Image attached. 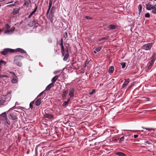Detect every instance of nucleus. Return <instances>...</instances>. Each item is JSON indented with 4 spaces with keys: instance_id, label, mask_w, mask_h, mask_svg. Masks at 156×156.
<instances>
[{
    "instance_id": "nucleus-20",
    "label": "nucleus",
    "mask_w": 156,
    "mask_h": 156,
    "mask_svg": "<svg viewBox=\"0 0 156 156\" xmlns=\"http://www.w3.org/2000/svg\"><path fill=\"white\" fill-rule=\"evenodd\" d=\"M115 154L119 156H126V155L125 154L120 152H116Z\"/></svg>"
},
{
    "instance_id": "nucleus-61",
    "label": "nucleus",
    "mask_w": 156,
    "mask_h": 156,
    "mask_svg": "<svg viewBox=\"0 0 156 156\" xmlns=\"http://www.w3.org/2000/svg\"><path fill=\"white\" fill-rule=\"evenodd\" d=\"M71 64H72V66H73V64H74V63L73 62V63H71Z\"/></svg>"
},
{
    "instance_id": "nucleus-42",
    "label": "nucleus",
    "mask_w": 156,
    "mask_h": 156,
    "mask_svg": "<svg viewBox=\"0 0 156 156\" xmlns=\"http://www.w3.org/2000/svg\"><path fill=\"white\" fill-rule=\"evenodd\" d=\"M64 37L66 38L68 37V34L67 32H65L64 35Z\"/></svg>"
},
{
    "instance_id": "nucleus-62",
    "label": "nucleus",
    "mask_w": 156,
    "mask_h": 156,
    "mask_svg": "<svg viewBox=\"0 0 156 156\" xmlns=\"http://www.w3.org/2000/svg\"><path fill=\"white\" fill-rule=\"evenodd\" d=\"M154 6H155V8H156V3L155 4Z\"/></svg>"
},
{
    "instance_id": "nucleus-49",
    "label": "nucleus",
    "mask_w": 156,
    "mask_h": 156,
    "mask_svg": "<svg viewBox=\"0 0 156 156\" xmlns=\"http://www.w3.org/2000/svg\"><path fill=\"white\" fill-rule=\"evenodd\" d=\"M145 143H146V144H151V142L149 141L148 140H147L146 141H145Z\"/></svg>"
},
{
    "instance_id": "nucleus-35",
    "label": "nucleus",
    "mask_w": 156,
    "mask_h": 156,
    "mask_svg": "<svg viewBox=\"0 0 156 156\" xmlns=\"http://www.w3.org/2000/svg\"><path fill=\"white\" fill-rule=\"evenodd\" d=\"M124 131H129L132 132L136 133L137 132L139 131V130H125Z\"/></svg>"
},
{
    "instance_id": "nucleus-48",
    "label": "nucleus",
    "mask_w": 156,
    "mask_h": 156,
    "mask_svg": "<svg viewBox=\"0 0 156 156\" xmlns=\"http://www.w3.org/2000/svg\"><path fill=\"white\" fill-rule=\"evenodd\" d=\"M85 18L87 20L88 19H91V18L88 16H86L85 17Z\"/></svg>"
},
{
    "instance_id": "nucleus-16",
    "label": "nucleus",
    "mask_w": 156,
    "mask_h": 156,
    "mask_svg": "<svg viewBox=\"0 0 156 156\" xmlns=\"http://www.w3.org/2000/svg\"><path fill=\"white\" fill-rule=\"evenodd\" d=\"M116 26L112 24L110 25L108 27V28L111 30L116 29Z\"/></svg>"
},
{
    "instance_id": "nucleus-25",
    "label": "nucleus",
    "mask_w": 156,
    "mask_h": 156,
    "mask_svg": "<svg viewBox=\"0 0 156 156\" xmlns=\"http://www.w3.org/2000/svg\"><path fill=\"white\" fill-rule=\"evenodd\" d=\"M18 82L17 78V77L16 76H15V78H13L11 80V82L14 83H16Z\"/></svg>"
},
{
    "instance_id": "nucleus-22",
    "label": "nucleus",
    "mask_w": 156,
    "mask_h": 156,
    "mask_svg": "<svg viewBox=\"0 0 156 156\" xmlns=\"http://www.w3.org/2000/svg\"><path fill=\"white\" fill-rule=\"evenodd\" d=\"M58 78V76L56 75L54 76L51 79V81L52 83H54L55 82V81L57 80Z\"/></svg>"
},
{
    "instance_id": "nucleus-56",
    "label": "nucleus",
    "mask_w": 156,
    "mask_h": 156,
    "mask_svg": "<svg viewBox=\"0 0 156 156\" xmlns=\"http://www.w3.org/2000/svg\"><path fill=\"white\" fill-rule=\"evenodd\" d=\"M34 14V12H32L31 13H30V15H31L32 16L33 14Z\"/></svg>"
},
{
    "instance_id": "nucleus-19",
    "label": "nucleus",
    "mask_w": 156,
    "mask_h": 156,
    "mask_svg": "<svg viewBox=\"0 0 156 156\" xmlns=\"http://www.w3.org/2000/svg\"><path fill=\"white\" fill-rule=\"evenodd\" d=\"M114 70V68L113 66L110 67L108 70V73H112Z\"/></svg>"
},
{
    "instance_id": "nucleus-55",
    "label": "nucleus",
    "mask_w": 156,
    "mask_h": 156,
    "mask_svg": "<svg viewBox=\"0 0 156 156\" xmlns=\"http://www.w3.org/2000/svg\"><path fill=\"white\" fill-rule=\"evenodd\" d=\"M32 16V15H31L30 14L29 15V16H28V18H30Z\"/></svg>"
},
{
    "instance_id": "nucleus-18",
    "label": "nucleus",
    "mask_w": 156,
    "mask_h": 156,
    "mask_svg": "<svg viewBox=\"0 0 156 156\" xmlns=\"http://www.w3.org/2000/svg\"><path fill=\"white\" fill-rule=\"evenodd\" d=\"M67 53H66L64 56V57L63 58V60L66 61L67 60L68 58L69 57V55L68 53V50H67Z\"/></svg>"
},
{
    "instance_id": "nucleus-52",
    "label": "nucleus",
    "mask_w": 156,
    "mask_h": 156,
    "mask_svg": "<svg viewBox=\"0 0 156 156\" xmlns=\"http://www.w3.org/2000/svg\"><path fill=\"white\" fill-rule=\"evenodd\" d=\"M50 9H49V8H48V10L47 11V14H48L50 10Z\"/></svg>"
},
{
    "instance_id": "nucleus-24",
    "label": "nucleus",
    "mask_w": 156,
    "mask_h": 156,
    "mask_svg": "<svg viewBox=\"0 0 156 156\" xmlns=\"http://www.w3.org/2000/svg\"><path fill=\"white\" fill-rule=\"evenodd\" d=\"M142 5L140 4L138 7L139 11L138 13L139 14H140V13H141L142 12Z\"/></svg>"
},
{
    "instance_id": "nucleus-40",
    "label": "nucleus",
    "mask_w": 156,
    "mask_h": 156,
    "mask_svg": "<svg viewBox=\"0 0 156 156\" xmlns=\"http://www.w3.org/2000/svg\"><path fill=\"white\" fill-rule=\"evenodd\" d=\"M5 27L6 29H8L10 28V26L8 24H6L5 25Z\"/></svg>"
},
{
    "instance_id": "nucleus-6",
    "label": "nucleus",
    "mask_w": 156,
    "mask_h": 156,
    "mask_svg": "<svg viewBox=\"0 0 156 156\" xmlns=\"http://www.w3.org/2000/svg\"><path fill=\"white\" fill-rule=\"evenodd\" d=\"M8 117L9 119L13 120H17L18 119L16 114L14 112L11 113L9 115H8Z\"/></svg>"
},
{
    "instance_id": "nucleus-7",
    "label": "nucleus",
    "mask_w": 156,
    "mask_h": 156,
    "mask_svg": "<svg viewBox=\"0 0 156 156\" xmlns=\"http://www.w3.org/2000/svg\"><path fill=\"white\" fill-rule=\"evenodd\" d=\"M75 92V89L73 88H70L69 90V95L70 97L71 98L73 97Z\"/></svg>"
},
{
    "instance_id": "nucleus-12",
    "label": "nucleus",
    "mask_w": 156,
    "mask_h": 156,
    "mask_svg": "<svg viewBox=\"0 0 156 156\" xmlns=\"http://www.w3.org/2000/svg\"><path fill=\"white\" fill-rule=\"evenodd\" d=\"M15 51H16V52H20L22 53H26V52L22 48H17L16 50H14Z\"/></svg>"
},
{
    "instance_id": "nucleus-64",
    "label": "nucleus",
    "mask_w": 156,
    "mask_h": 156,
    "mask_svg": "<svg viewBox=\"0 0 156 156\" xmlns=\"http://www.w3.org/2000/svg\"><path fill=\"white\" fill-rule=\"evenodd\" d=\"M1 131H2V129L0 128V133L1 132Z\"/></svg>"
},
{
    "instance_id": "nucleus-15",
    "label": "nucleus",
    "mask_w": 156,
    "mask_h": 156,
    "mask_svg": "<svg viewBox=\"0 0 156 156\" xmlns=\"http://www.w3.org/2000/svg\"><path fill=\"white\" fill-rule=\"evenodd\" d=\"M41 103V99L39 98L37 99L35 102V105L37 106H39Z\"/></svg>"
},
{
    "instance_id": "nucleus-51",
    "label": "nucleus",
    "mask_w": 156,
    "mask_h": 156,
    "mask_svg": "<svg viewBox=\"0 0 156 156\" xmlns=\"http://www.w3.org/2000/svg\"><path fill=\"white\" fill-rule=\"evenodd\" d=\"M14 108H15L14 106L13 107H12V108H10L9 109V110L8 111V112H9V111H10V110H13Z\"/></svg>"
},
{
    "instance_id": "nucleus-54",
    "label": "nucleus",
    "mask_w": 156,
    "mask_h": 156,
    "mask_svg": "<svg viewBox=\"0 0 156 156\" xmlns=\"http://www.w3.org/2000/svg\"><path fill=\"white\" fill-rule=\"evenodd\" d=\"M126 86V85H124V83H123L122 85V88H124Z\"/></svg>"
},
{
    "instance_id": "nucleus-14",
    "label": "nucleus",
    "mask_w": 156,
    "mask_h": 156,
    "mask_svg": "<svg viewBox=\"0 0 156 156\" xmlns=\"http://www.w3.org/2000/svg\"><path fill=\"white\" fill-rule=\"evenodd\" d=\"M156 60V53H153L152 54V56L151 58V61H153L154 62Z\"/></svg>"
},
{
    "instance_id": "nucleus-4",
    "label": "nucleus",
    "mask_w": 156,
    "mask_h": 156,
    "mask_svg": "<svg viewBox=\"0 0 156 156\" xmlns=\"http://www.w3.org/2000/svg\"><path fill=\"white\" fill-rule=\"evenodd\" d=\"M15 52V50L9 48H6L3 49V51L1 52V54L3 55H5L10 52L12 53Z\"/></svg>"
},
{
    "instance_id": "nucleus-45",
    "label": "nucleus",
    "mask_w": 156,
    "mask_h": 156,
    "mask_svg": "<svg viewBox=\"0 0 156 156\" xmlns=\"http://www.w3.org/2000/svg\"><path fill=\"white\" fill-rule=\"evenodd\" d=\"M142 128L143 129H146L147 130H148V131H149L151 129V128H146V127H143V126L142 127Z\"/></svg>"
},
{
    "instance_id": "nucleus-53",
    "label": "nucleus",
    "mask_w": 156,
    "mask_h": 156,
    "mask_svg": "<svg viewBox=\"0 0 156 156\" xmlns=\"http://www.w3.org/2000/svg\"><path fill=\"white\" fill-rule=\"evenodd\" d=\"M138 136L137 135H134V138H136L138 137Z\"/></svg>"
},
{
    "instance_id": "nucleus-31",
    "label": "nucleus",
    "mask_w": 156,
    "mask_h": 156,
    "mask_svg": "<svg viewBox=\"0 0 156 156\" xmlns=\"http://www.w3.org/2000/svg\"><path fill=\"white\" fill-rule=\"evenodd\" d=\"M120 64L122 66V69H124L126 66V63L125 62H122L120 63Z\"/></svg>"
},
{
    "instance_id": "nucleus-30",
    "label": "nucleus",
    "mask_w": 156,
    "mask_h": 156,
    "mask_svg": "<svg viewBox=\"0 0 156 156\" xmlns=\"http://www.w3.org/2000/svg\"><path fill=\"white\" fill-rule=\"evenodd\" d=\"M34 100L31 101L30 104V108L32 109L33 108V105L34 104Z\"/></svg>"
},
{
    "instance_id": "nucleus-38",
    "label": "nucleus",
    "mask_w": 156,
    "mask_h": 156,
    "mask_svg": "<svg viewBox=\"0 0 156 156\" xmlns=\"http://www.w3.org/2000/svg\"><path fill=\"white\" fill-rule=\"evenodd\" d=\"M145 16L146 18H149L150 17V14L148 13H147L145 14Z\"/></svg>"
},
{
    "instance_id": "nucleus-28",
    "label": "nucleus",
    "mask_w": 156,
    "mask_h": 156,
    "mask_svg": "<svg viewBox=\"0 0 156 156\" xmlns=\"http://www.w3.org/2000/svg\"><path fill=\"white\" fill-rule=\"evenodd\" d=\"M102 46H101L98 47H97L95 49V50L97 51V52H99V51L102 49Z\"/></svg>"
},
{
    "instance_id": "nucleus-57",
    "label": "nucleus",
    "mask_w": 156,
    "mask_h": 156,
    "mask_svg": "<svg viewBox=\"0 0 156 156\" xmlns=\"http://www.w3.org/2000/svg\"><path fill=\"white\" fill-rule=\"evenodd\" d=\"M70 98H68L67 99V101H68V102L69 103V101H70Z\"/></svg>"
},
{
    "instance_id": "nucleus-43",
    "label": "nucleus",
    "mask_w": 156,
    "mask_h": 156,
    "mask_svg": "<svg viewBox=\"0 0 156 156\" xmlns=\"http://www.w3.org/2000/svg\"><path fill=\"white\" fill-rule=\"evenodd\" d=\"M15 29V27H12L10 29V32L11 33H12L14 31V30Z\"/></svg>"
},
{
    "instance_id": "nucleus-1",
    "label": "nucleus",
    "mask_w": 156,
    "mask_h": 156,
    "mask_svg": "<svg viewBox=\"0 0 156 156\" xmlns=\"http://www.w3.org/2000/svg\"><path fill=\"white\" fill-rule=\"evenodd\" d=\"M11 98V95L8 94L5 95H2L0 97V107L7 104L6 102L10 101Z\"/></svg>"
},
{
    "instance_id": "nucleus-2",
    "label": "nucleus",
    "mask_w": 156,
    "mask_h": 156,
    "mask_svg": "<svg viewBox=\"0 0 156 156\" xmlns=\"http://www.w3.org/2000/svg\"><path fill=\"white\" fill-rule=\"evenodd\" d=\"M23 58V57L21 55L16 56L14 58V63L18 66H22V63L21 61Z\"/></svg>"
},
{
    "instance_id": "nucleus-23",
    "label": "nucleus",
    "mask_w": 156,
    "mask_h": 156,
    "mask_svg": "<svg viewBox=\"0 0 156 156\" xmlns=\"http://www.w3.org/2000/svg\"><path fill=\"white\" fill-rule=\"evenodd\" d=\"M67 93V91L66 90H64L63 91L62 95L63 98H66Z\"/></svg>"
},
{
    "instance_id": "nucleus-41",
    "label": "nucleus",
    "mask_w": 156,
    "mask_h": 156,
    "mask_svg": "<svg viewBox=\"0 0 156 156\" xmlns=\"http://www.w3.org/2000/svg\"><path fill=\"white\" fill-rule=\"evenodd\" d=\"M37 9V5L36 4L35 5V8H34V10L33 11L34 13L36 11Z\"/></svg>"
},
{
    "instance_id": "nucleus-10",
    "label": "nucleus",
    "mask_w": 156,
    "mask_h": 156,
    "mask_svg": "<svg viewBox=\"0 0 156 156\" xmlns=\"http://www.w3.org/2000/svg\"><path fill=\"white\" fill-rule=\"evenodd\" d=\"M59 45L61 46V53L62 56H64L65 54V50L64 49V46L63 45L62 40H61V43Z\"/></svg>"
},
{
    "instance_id": "nucleus-47",
    "label": "nucleus",
    "mask_w": 156,
    "mask_h": 156,
    "mask_svg": "<svg viewBox=\"0 0 156 156\" xmlns=\"http://www.w3.org/2000/svg\"><path fill=\"white\" fill-rule=\"evenodd\" d=\"M89 62L88 61H86L84 65V67H86L87 65L89 64Z\"/></svg>"
},
{
    "instance_id": "nucleus-34",
    "label": "nucleus",
    "mask_w": 156,
    "mask_h": 156,
    "mask_svg": "<svg viewBox=\"0 0 156 156\" xmlns=\"http://www.w3.org/2000/svg\"><path fill=\"white\" fill-rule=\"evenodd\" d=\"M109 36H107L106 37H102L101 38V39L102 40H107V39H108V38H109Z\"/></svg>"
},
{
    "instance_id": "nucleus-37",
    "label": "nucleus",
    "mask_w": 156,
    "mask_h": 156,
    "mask_svg": "<svg viewBox=\"0 0 156 156\" xmlns=\"http://www.w3.org/2000/svg\"><path fill=\"white\" fill-rule=\"evenodd\" d=\"M16 3V2H15L14 3L10 4L8 5L7 6V7H12V6H15V4Z\"/></svg>"
},
{
    "instance_id": "nucleus-58",
    "label": "nucleus",
    "mask_w": 156,
    "mask_h": 156,
    "mask_svg": "<svg viewBox=\"0 0 156 156\" xmlns=\"http://www.w3.org/2000/svg\"><path fill=\"white\" fill-rule=\"evenodd\" d=\"M96 51H97L96 50L94 51V53L95 54H96L97 53V52Z\"/></svg>"
},
{
    "instance_id": "nucleus-9",
    "label": "nucleus",
    "mask_w": 156,
    "mask_h": 156,
    "mask_svg": "<svg viewBox=\"0 0 156 156\" xmlns=\"http://www.w3.org/2000/svg\"><path fill=\"white\" fill-rule=\"evenodd\" d=\"M44 118H48L49 119H53L54 115L50 114H48L46 113H45L44 114Z\"/></svg>"
},
{
    "instance_id": "nucleus-33",
    "label": "nucleus",
    "mask_w": 156,
    "mask_h": 156,
    "mask_svg": "<svg viewBox=\"0 0 156 156\" xmlns=\"http://www.w3.org/2000/svg\"><path fill=\"white\" fill-rule=\"evenodd\" d=\"M124 137L122 136L120 138L119 140V143H121L123 141H124Z\"/></svg>"
},
{
    "instance_id": "nucleus-59",
    "label": "nucleus",
    "mask_w": 156,
    "mask_h": 156,
    "mask_svg": "<svg viewBox=\"0 0 156 156\" xmlns=\"http://www.w3.org/2000/svg\"><path fill=\"white\" fill-rule=\"evenodd\" d=\"M93 93V91H92L90 93V94H92Z\"/></svg>"
},
{
    "instance_id": "nucleus-44",
    "label": "nucleus",
    "mask_w": 156,
    "mask_h": 156,
    "mask_svg": "<svg viewBox=\"0 0 156 156\" xmlns=\"http://www.w3.org/2000/svg\"><path fill=\"white\" fill-rule=\"evenodd\" d=\"M2 115L3 117L5 118H6V113L5 112H4L2 113Z\"/></svg>"
},
{
    "instance_id": "nucleus-17",
    "label": "nucleus",
    "mask_w": 156,
    "mask_h": 156,
    "mask_svg": "<svg viewBox=\"0 0 156 156\" xmlns=\"http://www.w3.org/2000/svg\"><path fill=\"white\" fill-rule=\"evenodd\" d=\"M54 86L53 83H51L49 84L46 88L45 90H49L50 88Z\"/></svg>"
},
{
    "instance_id": "nucleus-3",
    "label": "nucleus",
    "mask_w": 156,
    "mask_h": 156,
    "mask_svg": "<svg viewBox=\"0 0 156 156\" xmlns=\"http://www.w3.org/2000/svg\"><path fill=\"white\" fill-rule=\"evenodd\" d=\"M146 6L147 10L149 11L152 10V13L156 14V8L154 6L152 5L150 2L146 4Z\"/></svg>"
},
{
    "instance_id": "nucleus-5",
    "label": "nucleus",
    "mask_w": 156,
    "mask_h": 156,
    "mask_svg": "<svg viewBox=\"0 0 156 156\" xmlns=\"http://www.w3.org/2000/svg\"><path fill=\"white\" fill-rule=\"evenodd\" d=\"M153 43H150L145 44L142 47V48L144 50L147 51L150 50L152 47Z\"/></svg>"
},
{
    "instance_id": "nucleus-11",
    "label": "nucleus",
    "mask_w": 156,
    "mask_h": 156,
    "mask_svg": "<svg viewBox=\"0 0 156 156\" xmlns=\"http://www.w3.org/2000/svg\"><path fill=\"white\" fill-rule=\"evenodd\" d=\"M154 62L151 61H150L148 62L147 66L148 68V69H151Z\"/></svg>"
},
{
    "instance_id": "nucleus-60",
    "label": "nucleus",
    "mask_w": 156,
    "mask_h": 156,
    "mask_svg": "<svg viewBox=\"0 0 156 156\" xmlns=\"http://www.w3.org/2000/svg\"><path fill=\"white\" fill-rule=\"evenodd\" d=\"M102 41L101 39V38H100V39H99V40H98V41Z\"/></svg>"
},
{
    "instance_id": "nucleus-46",
    "label": "nucleus",
    "mask_w": 156,
    "mask_h": 156,
    "mask_svg": "<svg viewBox=\"0 0 156 156\" xmlns=\"http://www.w3.org/2000/svg\"><path fill=\"white\" fill-rule=\"evenodd\" d=\"M8 76L7 75H1V78H3V77H5L7 78Z\"/></svg>"
},
{
    "instance_id": "nucleus-50",
    "label": "nucleus",
    "mask_w": 156,
    "mask_h": 156,
    "mask_svg": "<svg viewBox=\"0 0 156 156\" xmlns=\"http://www.w3.org/2000/svg\"><path fill=\"white\" fill-rule=\"evenodd\" d=\"M43 91L41 92L38 95V96H37V97H40L42 94H43Z\"/></svg>"
},
{
    "instance_id": "nucleus-27",
    "label": "nucleus",
    "mask_w": 156,
    "mask_h": 156,
    "mask_svg": "<svg viewBox=\"0 0 156 156\" xmlns=\"http://www.w3.org/2000/svg\"><path fill=\"white\" fill-rule=\"evenodd\" d=\"M6 64V62L5 61H3L2 60H0V66H1L2 65H5Z\"/></svg>"
},
{
    "instance_id": "nucleus-36",
    "label": "nucleus",
    "mask_w": 156,
    "mask_h": 156,
    "mask_svg": "<svg viewBox=\"0 0 156 156\" xmlns=\"http://www.w3.org/2000/svg\"><path fill=\"white\" fill-rule=\"evenodd\" d=\"M5 120L6 122V123H7L9 125H10V122L7 118H5Z\"/></svg>"
},
{
    "instance_id": "nucleus-32",
    "label": "nucleus",
    "mask_w": 156,
    "mask_h": 156,
    "mask_svg": "<svg viewBox=\"0 0 156 156\" xmlns=\"http://www.w3.org/2000/svg\"><path fill=\"white\" fill-rule=\"evenodd\" d=\"M69 103L68 101H65L62 105V106H65L68 105Z\"/></svg>"
},
{
    "instance_id": "nucleus-26",
    "label": "nucleus",
    "mask_w": 156,
    "mask_h": 156,
    "mask_svg": "<svg viewBox=\"0 0 156 156\" xmlns=\"http://www.w3.org/2000/svg\"><path fill=\"white\" fill-rule=\"evenodd\" d=\"M129 79H126L125 81L123 83L124 85H126L127 86L129 82Z\"/></svg>"
},
{
    "instance_id": "nucleus-39",
    "label": "nucleus",
    "mask_w": 156,
    "mask_h": 156,
    "mask_svg": "<svg viewBox=\"0 0 156 156\" xmlns=\"http://www.w3.org/2000/svg\"><path fill=\"white\" fill-rule=\"evenodd\" d=\"M9 73L12 74V76L14 78V77H15L16 76L15 74V73H13V72H9Z\"/></svg>"
},
{
    "instance_id": "nucleus-13",
    "label": "nucleus",
    "mask_w": 156,
    "mask_h": 156,
    "mask_svg": "<svg viewBox=\"0 0 156 156\" xmlns=\"http://www.w3.org/2000/svg\"><path fill=\"white\" fill-rule=\"evenodd\" d=\"M31 3V0H24V3L23 5H26L28 7L29 5Z\"/></svg>"
},
{
    "instance_id": "nucleus-21",
    "label": "nucleus",
    "mask_w": 156,
    "mask_h": 156,
    "mask_svg": "<svg viewBox=\"0 0 156 156\" xmlns=\"http://www.w3.org/2000/svg\"><path fill=\"white\" fill-rule=\"evenodd\" d=\"M20 9L19 8L17 9H14L13 10V12L12 13L13 15H16L19 12V11L20 10Z\"/></svg>"
},
{
    "instance_id": "nucleus-8",
    "label": "nucleus",
    "mask_w": 156,
    "mask_h": 156,
    "mask_svg": "<svg viewBox=\"0 0 156 156\" xmlns=\"http://www.w3.org/2000/svg\"><path fill=\"white\" fill-rule=\"evenodd\" d=\"M28 25L30 27H33L34 26H37L38 25H39V24L35 22V20H34L33 21L31 22H29Z\"/></svg>"
},
{
    "instance_id": "nucleus-29",
    "label": "nucleus",
    "mask_w": 156,
    "mask_h": 156,
    "mask_svg": "<svg viewBox=\"0 0 156 156\" xmlns=\"http://www.w3.org/2000/svg\"><path fill=\"white\" fill-rule=\"evenodd\" d=\"M53 0H49V4L48 6V8L49 9H51L52 4Z\"/></svg>"
},
{
    "instance_id": "nucleus-63",
    "label": "nucleus",
    "mask_w": 156,
    "mask_h": 156,
    "mask_svg": "<svg viewBox=\"0 0 156 156\" xmlns=\"http://www.w3.org/2000/svg\"><path fill=\"white\" fill-rule=\"evenodd\" d=\"M139 131H140L141 132H143V130H139Z\"/></svg>"
}]
</instances>
